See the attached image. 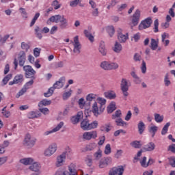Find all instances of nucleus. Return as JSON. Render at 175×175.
Returning a JSON list of instances; mask_svg holds the SVG:
<instances>
[{
	"mask_svg": "<svg viewBox=\"0 0 175 175\" xmlns=\"http://www.w3.org/2000/svg\"><path fill=\"white\" fill-rule=\"evenodd\" d=\"M68 172H64L63 175H77V170L76 169V164L70 163L68 166Z\"/></svg>",
	"mask_w": 175,
	"mask_h": 175,
	"instance_id": "17",
	"label": "nucleus"
},
{
	"mask_svg": "<svg viewBox=\"0 0 175 175\" xmlns=\"http://www.w3.org/2000/svg\"><path fill=\"white\" fill-rule=\"evenodd\" d=\"M19 12L21 14V16L22 17H23V18H28V13H27L25 8H19Z\"/></svg>",
	"mask_w": 175,
	"mask_h": 175,
	"instance_id": "52",
	"label": "nucleus"
},
{
	"mask_svg": "<svg viewBox=\"0 0 175 175\" xmlns=\"http://www.w3.org/2000/svg\"><path fill=\"white\" fill-rule=\"evenodd\" d=\"M94 158L95 161H99L100 158H102V150L100 149H98L94 154Z\"/></svg>",
	"mask_w": 175,
	"mask_h": 175,
	"instance_id": "44",
	"label": "nucleus"
},
{
	"mask_svg": "<svg viewBox=\"0 0 175 175\" xmlns=\"http://www.w3.org/2000/svg\"><path fill=\"white\" fill-rule=\"evenodd\" d=\"M170 126V122H167L165 125L163 127L161 130V135L163 136L167 133V131H169V127Z\"/></svg>",
	"mask_w": 175,
	"mask_h": 175,
	"instance_id": "45",
	"label": "nucleus"
},
{
	"mask_svg": "<svg viewBox=\"0 0 175 175\" xmlns=\"http://www.w3.org/2000/svg\"><path fill=\"white\" fill-rule=\"evenodd\" d=\"M77 5H79V6H83L81 5V0H72L70 1V6H71V8H76Z\"/></svg>",
	"mask_w": 175,
	"mask_h": 175,
	"instance_id": "42",
	"label": "nucleus"
},
{
	"mask_svg": "<svg viewBox=\"0 0 175 175\" xmlns=\"http://www.w3.org/2000/svg\"><path fill=\"white\" fill-rule=\"evenodd\" d=\"M27 60V55L24 51H21L18 54L16 58L14 60V65L15 70H17L18 64L20 66H24L25 61Z\"/></svg>",
	"mask_w": 175,
	"mask_h": 175,
	"instance_id": "2",
	"label": "nucleus"
},
{
	"mask_svg": "<svg viewBox=\"0 0 175 175\" xmlns=\"http://www.w3.org/2000/svg\"><path fill=\"white\" fill-rule=\"evenodd\" d=\"M83 117H84L83 111H79L76 116L71 118V122L74 124H77Z\"/></svg>",
	"mask_w": 175,
	"mask_h": 175,
	"instance_id": "22",
	"label": "nucleus"
},
{
	"mask_svg": "<svg viewBox=\"0 0 175 175\" xmlns=\"http://www.w3.org/2000/svg\"><path fill=\"white\" fill-rule=\"evenodd\" d=\"M118 38L120 43H125V42H126V40L129 39V35L128 34V33L125 34L122 33H119L118 35Z\"/></svg>",
	"mask_w": 175,
	"mask_h": 175,
	"instance_id": "28",
	"label": "nucleus"
},
{
	"mask_svg": "<svg viewBox=\"0 0 175 175\" xmlns=\"http://www.w3.org/2000/svg\"><path fill=\"white\" fill-rule=\"evenodd\" d=\"M62 17V15H54L50 17L49 20L46 21V24H50V23H59L61 18Z\"/></svg>",
	"mask_w": 175,
	"mask_h": 175,
	"instance_id": "26",
	"label": "nucleus"
},
{
	"mask_svg": "<svg viewBox=\"0 0 175 175\" xmlns=\"http://www.w3.org/2000/svg\"><path fill=\"white\" fill-rule=\"evenodd\" d=\"M130 145L131 146V147H133L134 148H141L142 146H143L140 141H133L131 142Z\"/></svg>",
	"mask_w": 175,
	"mask_h": 175,
	"instance_id": "40",
	"label": "nucleus"
},
{
	"mask_svg": "<svg viewBox=\"0 0 175 175\" xmlns=\"http://www.w3.org/2000/svg\"><path fill=\"white\" fill-rule=\"evenodd\" d=\"M52 6H53L55 10H58V9L61 8V5H59V3H58V1L57 0H55L53 1Z\"/></svg>",
	"mask_w": 175,
	"mask_h": 175,
	"instance_id": "63",
	"label": "nucleus"
},
{
	"mask_svg": "<svg viewBox=\"0 0 175 175\" xmlns=\"http://www.w3.org/2000/svg\"><path fill=\"white\" fill-rule=\"evenodd\" d=\"M164 84L165 87H169L171 84L170 80L169 79V75L166 74L164 78Z\"/></svg>",
	"mask_w": 175,
	"mask_h": 175,
	"instance_id": "62",
	"label": "nucleus"
},
{
	"mask_svg": "<svg viewBox=\"0 0 175 175\" xmlns=\"http://www.w3.org/2000/svg\"><path fill=\"white\" fill-rule=\"evenodd\" d=\"M158 27H159V21H158V19H156L154 22V32L155 33H157V32H159Z\"/></svg>",
	"mask_w": 175,
	"mask_h": 175,
	"instance_id": "56",
	"label": "nucleus"
},
{
	"mask_svg": "<svg viewBox=\"0 0 175 175\" xmlns=\"http://www.w3.org/2000/svg\"><path fill=\"white\" fill-rule=\"evenodd\" d=\"M119 65L116 62H111L109 61H103L100 64V67L103 70H116L118 69Z\"/></svg>",
	"mask_w": 175,
	"mask_h": 175,
	"instance_id": "3",
	"label": "nucleus"
},
{
	"mask_svg": "<svg viewBox=\"0 0 175 175\" xmlns=\"http://www.w3.org/2000/svg\"><path fill=\"white\" fill-rule=\"evenodd\" d=\"M96 94H94V93H90L89 94H88L85 97L86 101L88 102V103H90V106H91V102H96Z\"/></svg>",
	"mask_w": 175,
	"mask_h": 175,
	"instance_id": "29",
	"label": "nucleus"
},
{
	"mask_svg": "<svg viewBox=\"0 0 175 175\" xmlns=\"http://www.w3.org/2000/svg\"><path fill=\"white\" fill-rule=\"evenodd\" d=\"M27 117L30 119L36 118L38 117V114H36V112L31 111L27 113Z\"/></svg>",
	"mask_w": 175,
	"mask_h": 175,
	"instance_id": "61",
	"label": "nucleus"
},
{
	"mask_svg": "<svg viewBox=\"0 0 175 175\" xmlns=\"http://www.w3.org/2000/svg\"><path fill=\"white\" fill-rule=\"evenodd\" d=\"M116 109V102H111L107 107V112L109 113H113Z\"/></svg>",
	"mask_w": 175,
	"mask_h": 175,
	"instance_id": "39",
	"label": "nucleus"
},
{
	"mask_svg": "<svg viewBox=\"0 0 175 175\" xmlns=\"http://www.w3.org/2000/svg\"><path fill=\"white\" fill-rule=\"evenodd\" d=\"M159 127L157 126H155L154 124H152L148 127V132L152 134V137H154L155 136V133L158 132Z\"/></svg>",
	"mask_w": 175,
	"mask_h": 175,
	"instance_id": "32",
	"label": "nucleus"
},
{
	"mask_svg": "<svg viewBox=\"0 0 175 175\" xmlns=\"http://www.w3.org/2000/svg\"><path fill=\"white\" fill-rule=\"evenodd\" d=\"M104 153L105 155H109V154H111V146L109 144L105 146Z\"/></svg>",
	"mask_w": 175,
	"mask_h": 175,
	"instance_id": "49",
	"label": "nucleus"
},
{
	"mask_svg": "<svg viewBox=\"0 0 175 175\" xmlns=\"http://www.w3.org/2000/svg\"><path fill=\"white\" fill-rule=\"evenodd\" d=\"M6 107H4L2 110H1V113L3 116V117H5V118H9V117H10L11 113L10 111L6 110Z\"/></svg>",
	"mask_w": 175,
	"mask_h": 175,
	"instance_id": "46",
	"label": "nucleus"
},
{
	"mask_svg": "<svg viewBox=\"0 0 175 175\" xmlns=\"http://www.w3.org/2000/svg\"><path fill=\"white\" fill-rule=\"evenodd\" d=\"M33 84V80H31L29 81H28L27 83H26V84L23 86V88H25L26 89V90L27 91L28 90H29V88H31V86Z\"/></svg>",
	"mask_w": 175,
	"mask_h": 175,
	"instance_id": "64",
	"label": "nucleus"
},
{
	"mask_svg": "<svg viewBox=\"0 0 175 175\" xmlns=\"http://www.w3.org/2000/svg\"><path fill=\"white\" fill-rule=\"evenodd\" d=\"M158 43H159V40L158 39H151V42H150V49L151 50L155 51L158 49Z\"/></svg>",
	"mask_w": 175,
	"mask_h": 175,
	"instance_id": "34",
	"label": "nucleus"
},
{
	"mask_svg": "<svg viewBox=\"0 0 175 175\" xmlns=\"http://www.w3.org/2000/svg\"><path fill=\"white\" fill-rule=\"evenodd\" d=\"M140 10L137 9L135 10L133 15L132 23L134 26H136L137 24H139V21L140 20Z\"/></svg>",
	"mask_w": 175,
	"mask_h": 175,
	"instance_id": "20",
	"label": "nucleus"
},
{
	"mask_svg": "<svg viewBox=\"0 0 175 175\" xmlns=\"http://www.w3.org/2000/svg\"><path fill=\"white\" fill-rule=\"evenodd\" d=\"M112 126L110 124H105L100 126V131L101 132H107L109 133V131H111Z\"/></svg>",
	"mask_w": 175,
	"mask_h": 175,
	"instance_id": "35",
	"label": "nucleus"
},
{
	"mask_svg": "<svg viewBox=\"0 0 175 175\" xmlns=\"http://www.w3.org/2000/svg\"><path fill=\"white\" fill-rule=\"evenodd\" d=\"M59 27L62 29H65L68 25V19L65 18V16L62 15V18H60V21H59Z\"/></svg>",
	"mask_w": 175,
	"mask_h": 175,
	"instance_id": "27",
	"label": "nucleus"
},
{
	"mask_svg": "<svg viewBox=\"0 0 175 175\" xmlns=\"http://www.w3.org/2000/svg\"><path fill=\"white\" fill-rule=\"evenodd\" d=\"M49 105H51V100L44 99L39 103L38 106L42 107V106H49Z\"/></svg>",
	"mask_w": 175,
	"mask_h": 175,
	"instance_id": "41",
	"label": "nucleus"
},
{
	"mask_svg": "<svg viewBox=\"0 0 175 175\" xmlns=\"http://www.w3.org/2000/svg\"><path fill=\"white\" fill-rule=\"evenodd\" d=\"M73 46V52L75 54H80L81 50V44H80V42L79 41V36H76L74 38Z\"/></svg>",
	"mask_w": 175,
	"mask_h": 175,
	"instance_id": "11",
	"label": "nucleus"
},
{
	"mask_svg": "<svg viewBox=\"0 0 175 175\" xmlns=\"http://www.w3.org/2000/svg\"><path fill=\"white\" fill-rule=\"evenodd\" d=\"M129 87H131V82L126 80V79H122L120 83V90L122 92V94L126 98L129 93L128 91L129 90Z\"/></svg>",
	"mask_w": 175,
	"mask_h": 175,
	"instance_id": "7",
	"label": "nucleus"
},
{
	"mask_svg": "<svg viewBox=\"0 0 175 175\" xmlns=\"http://www.w3.org/2000/svg\"><path fill=\"white\" fill-rule=\"evenodd\" d=\"M65 84V77H62L58 81H57L54 84L52 88L53 90H60V88H62L64 87V85Z\"/></svg>",
	"mask_w": 175,
	"mask_h": 175,
	"instance_id": "19",
	"label": "nucleus"
},
{
	"mask_svg": "<svg viewBox=\"0 0 175 175\" xmlns=\"http://www.w3.org/2000/svg\"><path fill=\"white\" fill-rule=\"evenodd\" d=\"M78 105L80 109H84L85 111H88L91 107V103H86L84 98H81L78 100Z\"/></svg>",
	"mask_w": 175,
	"mask_h": 175,
	"instance_id": "12",
	"label": "nucleus"
},
{
	"mask_svg": "<svg viewBox=\"0 0 175 175\" xmlns=\"http://www.w3.org/2000/svg\"><path fill=\"white\" fill-rule=\"evenodd\" d=\"M24 81V78L23 75H16L13 81L9 82V85H13V84H20Z\"/></svg>",
	"mask_w": 175,
	"mask_h": 175,
	"instance_id": "23",
	"label": "nucleus"
},
{
	"mask_svg": "<svg viewBox=\"0 0 175 175\" xmlns=\"http://www.w3.org/2000/svg\"><path fill=\"white\" fill-rule=\"evenodd\" d=\"M151 24H152V19H151V18H148L140 23L139 29H147V28L151 27Z\"/></svg>",
	"mask_w": 175,
	"mask_h": 175,
	"instance_id": "15",
	"label": "nucleus"
},
{
	"mask_svg": "<svg viewBox=\"0 0 175 175\" xmlns=\"http://www.w3.org/2000/svg\"><path fill=\"white\" fill-rule=\"evenodd\" d=\"M25 92H27V89L25 88H22L16 95V98L18 99V98H20V96H23Z\"/></svg>",
	"mask_w": 175,
	"mask_h": 175,
	"instance_id": "54",
	"label": "nucleus"
},
{
	"mask_svg": "<svg viewBox=\"0 0 175 175\" xmlns=\"http://www.w3.org/2000/svg\"><path fill=\"white\" fill-rule=\"evenodd\" d=\"M124 174V167H114L110 170L109 175H122Z\"/></svg>",
	"mask_w": 175,
	"mask_h": 175,
	"instance_id": "16",
	"label": "nucleus"
},
{
	"mask_svg": "<svg viewBox=\"0 0 175 175\" xmlns=\"http://www.w3.org/2000/svg\"><path fill=\"white\" fill-rule=\"evenodd\" d=\"M107 32H108L109 36L111 38L114 35V27L108 26L107 27Z\"/></svg>",
	"mask_w": 175,
	"mask_h": 175,
	"instance_id": "53",
	"label": "nucleus"
},
{
	"mask_svg": "<svg viewBox=\"0 0 175 175\" xmlns=\"http://www.w3.org/2000/svg\"><path fill=\"white\" fill-rule=\"evenodd\" d=\"M112 49H113V51H114V53H116L117 54H120V53L122 51V45L120 42H116Z\"/></svg>",
	"mask_w": 175,
	"mask_h": 175,
	"instance_id": "30",
	"label": "nucleus"
},
{
	"mask_svg": "<svg viewBox=\"0 0 175 175\" xmlns=\"http://www.w3.org/2000/svg\"><path fill=\"white\" fill-rule=\"evenodd\" d=\"M94 148H96V143H90L86 146V150L87 151H92V150H94Z\"/></svg>",
	"mask_w": 175,
	"mask_h": 175,
	"instance_id": "48",
	"label": "nucleus"
},
{
	"mask_svg": "<svg viewBox=\"0 0 175 175\" xmlns=\"http://www.w3.org/2000/svg\"><path fill=\"white\" fill-rule=\"evenodd\" d=\"M84 33H85V36H86V38H88V40H90V42L91 43H94L95 38H94V36H92L91 32H90L88 30H85Z\"/></svg>",
	"mask_w": 175,
	"mask_h": 175,
	"instance_id": "38",
	"label": "nucleus"
},
{
	"mask_svg": "<svg viewBox=\"0 0 175 175\" xmlns=\"http://www.w3.org/2000/svg\"><path fill=\"white\" fill-rule=\"evenodd\" d=\"M126 8H128V5L126 3L119 5L117 6L118 12H122V10H125Z\"/></svg>",
	"mask_w": 175,
	"mask_h": 175,
	"instance_id": "60",
	"label": "nucleus"
},
{
	"mask_svg": "<svg viewBox=\"0 0 175 175\" xmlns=\"http://www.w3.org/2000/svg\"><path fill=\"white\" fill-rule=\"evenodd\" d=\"M72 94H73V90H72V89L64 91L62 94L63 100H68V99L72 96Z\"/></svg>",
	"mask_w": 175,
	"mask_h": 175,
	"instance_id": "31",
	"label": "nucleus"
},
{
	"mask_svg": "<svg viewBox=\"0 0 175 175\" xmlns=\"http://www.w3.org/2000/svg\"><path fill=\"white\" fill-rule=\"evenodd\" d=\"M34 159L32 157L23 158L20 160V163L25 165V166H28L33 163Z\"/></svg>",
	"mask_w": 175,
	"mask_h": 175,
	"instance_id": "25",
	"label": "nucleus"
},
{
	"mask_svg": "<svg viewBox=\"0 0 175 175\" xmlns=\"http://www.w3.org/2000/svg\"><path fill=\"white\" fill-rule=\"evenodd\" d=\"M98 52L103 57L107 54V49H106V44L103 41H100L98 45Z\"/></svg>",
	"mask_w": 175,
	"mask_h": 175,
	"instance_id": "21",
	"label": "nucleus"
},
{
	"mask_svg": "<svg viewBox=\"0 0 175 175\" xmlns=\"http://www.w3.org/2000/svg\"><path fill=\"white\" fill-rule=\"evenodd\" d=\"M147 157H144L142 160H140L141 166L142 167H148V164H147Z\"/></svg>",
	"mask_w": 175,
	"mask_h": 175,
	"instance_id": "55",
	"label": "nucleus"
},
{
	"mask_svg": "<svg viewBox=\"0 0 175 175\" xmlns=\"http://www.w3.org/2000/svg\"><path fill=\"white\" fill-rule=\"evenodd\" d=\"M36 137H33L31 133H27L25 135L23 144L28 148H32V147L36 144Z\"/></svg>",
	"mask_w": 175,
	"mask_h": 175,
	"instance_id": "4",
	"label": "nucleus"
},
{
	"mask_svg": "<svg viewBox=\"0 0 175 175\" xmlns=\"http://www.w3.org/2000/svg\"><path fill=\"white\" fill-rule=\"evenodd\" d=\"M115 122L116 123V125L118 126H128V123H126V122L122 120V119L121 118H119L118 119H115Z\"/></svg>",
	"mask_w": 175,
	"mask_h": 175,
	"instance_id": "36",
	"label": "nucleus"
},
{
	"mask_svg": "<svg viewBox=\"0 0 175 175\" xmlns=\"http://www.w3.org/2000/svg\"><path fill=\"white\" fill-rule=\"evenodd\" d=\"M29 170L34 172V173H38V174H42V165L40 163L33 161L29 167Z\"/></svg>",
	"mask_w": 175,
	"mask_h": 175,
	"instance_id": "10",
	"label": "nucleus"
},
{
	"mask_svg": "<svg viewBox=\"0 0 175 175\" xmlns=\"http://www.w3.org/2000/svg\"><path fill=\"white\" fill-rule=\"evenodd\" d=\"M98 121L94 120L92 122L90 123L88 120H83L81 122V128L83 131H91V129H95L98 128Z\"/></svg>",
	"mask_w": 175,
	"mask_h": 175,
	"instance_id": "5",
	"label": "nucleus"
},
{
	"mask_svg": "<svg viewBox=\"0 0 175 175\" xmlns=\"http://www.w3.org/2000/svg\"><path fill=\"white\" fill-rule=\"evenodd\" d=\"M98 137V131H86L83 133L82 139L83 140H92V139H96Z\"/></svg>",
	"mask_w": 175,
	"mask_h": 175,
	"instance_id": "8",
	"label": "nucleus"
},
{
	"mask_svg": "<svg viewBox=\"0 0 175 175\" xmlns=\"http://www.w3.org/2000/svg\"><path fill=\"white\" fill-rule=\"evenodd\" d=\"M53 94H54V88L51 87L46 92L44 93V96H45V98H50Z\"/></svg>",
	"mask_w": 175,
	"mask_h": 175,
	"instance_id": "47",
	"label": "nucleus"
},
{
	"mask_svg": "<svg viewBox=\"0 0 175 175\" xmlns=\"http://www.w3.org/2000/svg\"><path fill=\"white\" fill-rule=\"evenodd\" d=\"M154 121L158 124H161L163 121V116L159 113H154Z\"/></svg>",
	"mask_w": 175,
	"mask_h": 175,
	"instance_id": "43",
	"label": "nucleus"
},
{
	"mask_svg": "<svg viewBox=\"0 0 175 175\" xmlns=\"http://www.w3.org/2000/svg\"><path fill=\"white\" fill-rule=\"evenodd\" d=\"M10 79H12V75L9 74L7 76H5L2 80L3 85H6V84H8V83L9 80H10Z\"/></svg>",
	"mask_w": 175,
	"mask_h": 175,
	"instance_id": "59",
	"label": "nucleus"
},
{
	"mask_svg": "<svg viewBox=\"0 0 175 175\" xmlns=\"http://www.w3.org/2000/svg\"><path fill=\"white\" fill-rule=\"evenodd\" d=\"M121 110H117L113 115H112V120H117L118 118H121Z\"/></svg>",
	"mask_w": 175,
	"mask_h": 175,
	"instance_id": "51",
	"label": "nucleus"
},
{
	"mask_svg": "<svg viewBox=\"0 0 175 175\" xmlns=\"http://www.w3.org/2000/svg\"><path fill=\"white\" fill-rule=\"evenodd\" d=\"M104 96L105 98H107V99L113 100L117 98V94L114 90H108L107 92H104Z\"/></svg>",
	"mask_w": 175,
	"mask_h": 175,
	"instance_id": "24",
	"label": "nucleus"
},
{
	"mask_svg": "<svg viewBox=\"0 0 175 175\" xmlns=\"http://www.w3.org/2000/svg\"><path fill=\"white\" fill-rule=\"evenodd\" d=\"M64 122H60L57 126H55L53 129L51 130L45 131L44 133V136H49V135H51L53 133H55L56 132H58L59 131L61 130L62 126H64Z\"/></svg>",
	"mask_w": 175,
	"mask_h": 175,
	"instance_id": "13",
	"label": "nucleus"
},
{
	"mask_svg": "<svg viewBox=\"0 0 175 175\" xmlns=\"http://www.w3.org/2000/svg\"><path fill=\"white\" fill-rule=\"evenodd\" d=\"M110 157H104L101 159L98 162V167L100 169H105L107 167L109 163H110Z\"/></svg>",
	"mask_w": 175,
	"mask_h": 175,
	"instance_id": "18",
	"label": "nucleus"
},
{
	"mask_svg": "<svg viewBox=\"0 0 175 175\" xmlns=\"http://www.w3.org/2000/svg\"><path fill=\"white\" fill-rule=\"evenodd\" d=\"M40 16V13H36L34 16V17L33 18L31 23H30V27H33V25H35V23H36V20H38V18H39Z\"/></svg>",
	"mask_w": 175,
	"mask_h": 175,
	"instance_id": "57",
	"label": "nucleus"
},
{
	"mask_svg": "<svg viewBox=\"0 0 175 175\" xmlns=\"http://www.w3.org/2000/svg\"><path fill=\"white\" fill-rule=\"evenodd\" d=\"M145 151H154L155 150V144L150 142L144 146Z\"/></svg>",
	"mask_w": 175,
	"mask_h": 175,
	"instance_id": "33",
	"label": "nucleus"
},
{
	"mask_svg": "<svg viewBox=\"0 0 175 175\" xmlns=\"http://www.w3.org/2000/svg\"><path fill=\"white\" fill-rule=\"evenodd\" d=\"M23 70L25 72L26 77H33V76H35L36 75V71L32 68V66L29 65L24 66Z\"/></svg>",
	"mask_w": 175,
	"mask_h": 175,
	"instance_id": "14",
	"label": "nucleus"
},
{
	"mask_svg": "<svg viewBox=\"0 0 175 175\" xmlns=\"http://www.w3.org/2000/svg\"><path fill=\"white\" fill-rule=\"evenodd\" d=\"M137 126L139 135H142L143 132H144V129H146V124H144V122H143V121H139Z\"/></svg>",
	"mask_w": 175,
	"mask_h": 175,
	"instance_id": "37",
	"label": "nucleus"
},
{
	"mask_svg": "<svg viewBox=\"0 0 175 175\" xmlns=\"http://www.w3.org/2000/svg\"><path fill=\"white\" fill-rule=\"evenodd\" d=\"M66 162V156H65V153H62L56 158L55 166L57 167H61V166H64L65 165Z\"/></svg>",
	"mask_w": 175,
	"mask_h": 175,
	"instance_id": "9",
	"label": "nucleus"
},
{
	"mask_svg": "<svg viewBox=\"0 0 175 175\" xmlns=\"http://www.w3.org/2000/svg\"><path fill=\"white\" fill-rule=\"evenodd\" d=\"M85 163H86V165L89 167L92 166V157L90 156H87L85 158Z\"/></svg>",
	"mask_w": 175,
	"mask_h": 175,
	"instance_id": "50",
	"label": "nucleus"
},
{
	"mask_svg": "<svg viewBox=\"0 0 175 175\" xmlns=\"http://www.w3.org/2000/svg\"><path fill=\"white\" fill-rule=\"evenodd\" d=\"M107 100L102 97H97L96 101L92 105V112L94 117H99L105 111V105Z\"/></svg>",
	"mask_w": 175,
	"mask_h": 175,
	"instance_id": "1",
	"label": "nucleus"
},
{
	"mask_svg": "<svg viewBox=\"0 0 175 175\" xmlns=\"http://www.w3.org/2000/svg\"><path fill=\"white\" fill-rule=\"evenodd\" d=\"M21 49L25 50V51H28L29 50V44L25 42H21Z\"/></svg>",
	"mask_w": 175,
	"mask_h": 175,
	"instance_id": "58",
	"label": "nucleus"
},
{
	"mask_svg": "<svg viewBox=\"0 0 175 175\" xmlns=\"http://www.w3.org/2000/svg\"><path fill=\"white\" fill-rule=\"evenodd\" d=\"M57 150H58V145L57 143H51L44 150V156L50 158V157H53V155L57 152Z\"/></svg>",
	"mask_w": 175,
	"mask_h": 175,
	"instance_id": "6",
	"label": "nucleus"
}]
</instances>
